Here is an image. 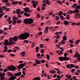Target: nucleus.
I'll return each mask as SVG.
<instances>
[{
  "mask_svg": "<svg viewBox=\"0 0 80 80\" xmlns=\"http://www.w3.org/2000/svg\"><path fill=\"white\" fill-rule=\"evenodd\" d=\"M21 56H22V57H25V51L22 52L21 53Z\"/></svg>",
  "mask_w": 80,
  "mask_h": 80,
  "instance_id": "a211bd4d",
  "label": "nucleus"
},
{
  "mask_svg": "<svg viewBox=\"0 0 80 80\" xmlns=\"http://www.w3.org/2000/svg\"><path fill=\"white\" fill-rule=\"evenodd\" d=\"M66 19L67 20H70V15L69 14H67V17H66Z\"/></svg>",
  "mask_w": 80,
  "mask_h": 80,
  "instance_id": "393cba45",
  "label": "nucleus"
},
{
  "mask_svg": "<svg viewBox=\"0 0 80 80\" xmlns=\"http://www.w3.org/2000/svg\"><path fill=\"white\" fill-rule=\"evenodd\" d=\"M18 39V37L17 36H14L13 38V40L14 42H17Z\"/></svg>",
  "mask_w": 80,
  "mask_h": 80,
  "instance_id": "0eeeda50",
  "label": "nucleus"
},
{
  "mask_svg": "<svg viewBox=\"0 0 80 80\" xmlns=\"http://www.w3.org/2000/svg\"><path fill=\"white\" fill-rule=\"evenodd\" d=\"M34 47H35V42H33L32 44L31 48H33Z\"/></svg>",
  "mask_w": 80,
  "mask_h": 80,
  "instance_id": "79ce46f5",
  "label": "nucleus"
},
{
  "mask_svg": "<svg viewBox=\"0 0 80 80\" xmlns=\"http://www.w3.org/2000/svg\"><path fill=\"white\" fill-rule=\"evenodd\" d=\"M63 23L64 25H68L69 24V22L65 20L64 21Z\"/></svg>",
  "mask_w": 80,
  "mask_h": 80,
  "instance_id": "f3484780",
  "label": "nucleus"
},
{
  "mask_svg": "<svg viewBox=\"0 0 80 80\" xmlns=\"http://www.w3.org/2000/svg\"><path fill=\"white\" fill-rule=\"evenodd\" d=\"M80 57V55L78 54V53L77 52L76 54L74 55V58H77V57Z\"/></svg>",
  "mask_w": 80,
  "mask_h": 80,
  "instance_id": "f8f14e48",
  "label": "nucleus"
},
{
  "mask_svg": "<svg viewBox=\"0 0 80 80\" xmlns=\"http://www.w3.org/2000/svg\"><path fill=\"white\" fill-rule=\"evenodd\" d=\"M8 73V76H13V74H11L10 72H7Z\"/></svg>",
  "mask_w": 80,
  "mask_h": 80,
  "instance_id": "ea45409f",
  "label": "nucleus"
},
{
  "mask_svg": "<svg viewBox=\"0 0 80 80\" xmlns=\"http://www.w3.org/2000/svg\"><path fill=\"white\" fill-rule=\"evenodd\" d=\"M4 48L6 50H8V47H7V45H5L4 46Z\"/></svg>",
  "mask_w": 80,
  "mask_h": 80,
  "instance_id": "603ef678",
  "label": "nucleus"
},
{
  "mask_svg": "<svg viewBox=\"0 0 80 80\" xmlns=\"http://www.w3.org/2000/svg\"><path fill=\"white\" fill-rule=\"evenodd\" d=\"M60 19V18L58 16H57L55 17V20H58Z\"/></svg>",
  "mask_w": 80,
  "mask_h": 80,
  "instance_id": "c756f323",
  "label": "nucleus"
},
{
  "mask_svg": "<svg viewBox=\"0 0 80 80\" xmlns=\"http://www.w3.org/2000/svg\"><path fill=\"white\" fill-rule=\"evenodd\" d=\"M62 72H60V70H59V71H58L57 72V73H58V74H60V73H61Z\"/></svg>",
  "mask_w": 80,
  "mask_h": 80,
  "instance_id": "bf43d9fd",
  "label": "nucleus"
},
{
  "mask_svg": "<svg viewBox=\"0 0 80 80\" xmlns=\"http://www.w3.org/2000/svg\"><path fill=\"white\" fill-rule=\"evenodd\" d=\"M65 41L64 40H61V43L62 45H64L65 43Z\"/></svg>",
  "mask_w": 80,
  "mask_h": 80,
  "instance_id": "f704fd0d",
  "label": "nucleus"
},
{
  "mask_svg": "<svg viewBox=\"0 0 80 80\" xmlns=\"http://www.w3.org/2000/svg\"><path fill=\"white\" fill-rule=\"evenodd\" d=\"M75 8L76 9H77L78 8H79V9H80V5H77L76 6Z\"/></svg>",
  "mask_w": 80,
  "mask_h": 80,
  "instance_id": "58836bf2",
  "label": "nucleus"
},
{
  "mask_svg": "<svg viewBox=\"0 0 80 80\" xmlns=\"http://www.w3.org/2000/svg\"><path fill=\"white\" fill-rule=\"evenodd\" d=\"M75 16V17H80V14L79 13H77Z\"/></svg>",
  "mask_w": 80,
  "mask_h": 80,
  "instance_id": "aec40b11",
  "label": "nucleus"
},
{
  "mask_svg": "<svg viewBox=\"0 0 80 80\" xmlns=\"http://www.w3.org/2000/svg\"><path fill=\"white\" fill-rule=\"evenodd\" d=\"M4 45L8 46V40H5L4 41Z\"/></svg>",
  "mask_w": 80,
  "mask_h": 80,
  "instance_id": "1a4fd4ad",
  "label": "nucleus"
},
{
  "mask_svg": "<svg viewBox=\"0 0 80 80\" xmlns=\"http://www.w3.org/2000/svg\"><path fill=\"white\" fill-rule=\"evenodd\" d=\"M12 45V41H9L8 42V46Z\"/></svg>",
  "mask_w": 80,
  "mask_h": 80,
  "instance_id": "4c0bfd02",
  "label": "nucleus"
},
{
  "mask_svg": "<svg viewBox=\"0 0 80 80\" xmlns=\"http://www.w3.org/2000/svg\"><path fill=\"white\" fill-rule=\"evenodd\" d=\"M24 23L27 24V23H28V19L26 18L24 20Z\"/></svg>",
  "mask_w": 80,
  "mask_h": 80,
  "instance_id": "dca6fc26",
  "label": "nucleus"
},
{
  "mask_svg": "<svg viewBox=\"0 0 80 80\" xmlns=\"http://www.w3.org/2000/svg\"><path fill=\"white\" fill-rule=\"evenodd\" d=\"M17 23V20H13L12 24L13 25H15Z\"/></svg>",
  "mask_w": 80,
  "mask_h": 80,
  "instance_id": "cd10ccee",
  "label": "nucleus"
},
{
  "mask_svg": "<svg viewBox=\"0 0 80 80\" xmlns=\"http://www.w3.org/2000/svg\"><path fill=\"white\" fill-rule=\"evenodd\" d=\"M3 12V9L1 7H0V13H2Z\"/></svg>",
  "mask_w": 80,
  "mask_h": 80,
  "instance_id": "09e8293b",
  "label": "nucleus"
},
{
  "mask_svg": "<svg viewBox=\"0 0 80 80\" xmlns=\"http://www.w3.org/2000/svg\"><path fill=\"white\" fill-rule=\"evenodd\" d=\"M24 66H23V64H20L18 66V68H19V69H21V68H23Z\"/></svg>",
  "mask_w": 80,
  "mask_h": 80,
  "instance_id": "423d86ee",
  "label": "nucleus"
},
{
  "mask_svg": "<svg viewBox=\"0 0 80 80\" xmlns=\"http://www.w3.org/2000/svg\"><path fill=\"white\" fill-rule=\"evenodd\" d=\"M80 43V40H78L76 41L75 43L76 45H78V43Z\"/></svg>",
  "mask_w": 80,
  "mask_h": 80,
  "instance_id": "2f4dec72",
  "label": "nucleus"
},
{
  "mask_svg": "<svg viewBox=\"0 0 80 80\" xmlns=\"http://www.w3.org/2000/svg\"><path fill=\"white\" fill-rule=\"evenodd\" d=\"M24 11L26 12H32V10H30V9L28 7L25 8H24Z\"/></svg>",
  "mask_w": 80,
  "mask_h": 80,
  "instance_id": "7ed1b4c3",
  "label": "nucleus"
},
{
  "mask_svg": "<svg viewBox=\"0 0 80 80\" xmlns=\"http://www.w3.org/2000/svg\"><path fill=\"white\" fill-rule=\"evenodd\" d=\"M33 80H40V78L39 77H35L33 78Z\"/></svg>",
  "mask_w": 80,
  "mask_h": 80,
  "instance_id": "6ab92c4d",
  "label": "nucleus"
},
{
  "mask_svg": "<svg viewBox=\"0 0 80 80\" xmlns=\"http://www.w3.org/2000/svg\"><path fill=\"white\" fill-rule=\"evenodd\" d=\"M16 12L17 14H20L21 13V10L20 9H16Z\"/></svg>",
  "mask_w": 80,
  "mask_h": 80,
  "instance_id": "ddd939ff",
  "label": "nucleus"
},
{
  "mask_svg": "<svg viewBox=\"0 0 80 80\" xmlns=\"http://www.w3.org/2000/svg\"><path fill=\"white\" fill-rule=\"evenodd\" d=\"M35 63H36V64H38V65H40V64H41V62L39 60H35Z\"/></svg>",
  "mask_w": 80,
  "mask_h": 80,
  "instance_id": "2eb2a0df",
  "label": "nucleus"
},
{
  "mask_svg": "<svg viewBox=\"0 0 80 80\" xmlns=\"http://www.w3.org/2000/svg\"><path fill=\"white\" fill-rule=\"evenodd\" d=\"M17 23H22V21H21L20 20H19L17 21Z\"/></svg>",
  "mask_w": 80,
  "mask_h": 80,
  "instance_id": "49530a36",
  "label": "nucleus"
},
{
  "mask_svg": "<svg viewBox=\"0 0 80 80\" xmlns=\"http://www.w3.org/2000/svg\"><path fill=\"white\" fill-rule=\"evenodd\" d=\"M16 78V76H12L9 78V80H14Z\"/></svg>",
  "mask_w": 80,
  "mask_h": 80,
  "instance_id": "9b49d317",
  "label": "nucleus"
},
{
  "mask_svg": "<svg viewBox=\"0 0 80 80\" xmlns=\"http://www.w3.org/2000/svg\"><path fill=\"white\" fill-rule=\"evenodd\" d=\"M13 20H17V18L15 16H13Z\"/></svg>",
  "mask_w": 80,
  "mask_h": 80,
  "instance_id": "e433bc0d",
  "label": "nucleus"
},
{
  "mask_svg": "<svg viewBox=\"0 0 80 80\" xmlns=\"http://www.w3.org/2000/svg\"><path fill=\"white\" fill-rule=\"evenodd\" d=\"M40 61L41 62V63H45V60L44 59H43L42 60H41Z\"/></svg>",
  "mask_w": 80,
  "mask_h": 80,
  "instance_id": "de8ad7c7",
  "label": "nucleus"
},
{
  "mask_svg": "<svg viewBox=\"0 0 80 80\" xmlns=\"http://www.w3.org/2000/svg\"><path fill=\"white\" fill-rule=\"evenodd\" d=\"M71 25H77V23H74V22H72L71 24Z\"/></svg>",
  "mask_w": 80,
  "mask_h": 80,
  "instance_id": "5fc2aeb1",
  "label": "nucleus"
},
{
  "mask_svg": "<svg viewBox=\"0 0 80 80\" xmlns=\"http://www.w3.org/2000/svg\"><path fill=\"white\" fill-rule=\"evenodd\" d=\"M33 20L32 18H29L28 19V24H31V23H33Z\"/></svg>",
  "mask_w": 80,
  "mask_h": 80,
  "instance_id": "39448f33",
  "label": "nucleus"
},
{
  "mask_svg": "<svg viewBox=\"0 0 80 80\" xmlns=\"http://www.w3.org/2000/svg\"><path fill=\"white\" fill-rule=\"evenodd\" d=\"M4 72H7L8 71V69H4L3 70Z\"/></svg>",
  "mask_w": 80,
  "mask_h": 80,
  "instance_id": "338daca9",
  "label": "nucleus"
},
{
  "mask_svg": "<svg viewBox=\"0 0 80 80\" xmlns=\"http://www.w3.org/2000/svg\"><path fill=\"white\" fill-rule=\"evenodd\" d=\"M59 59L60 61H62L63 60V57H60L59 58Z\"/></svg>",
  "mask_w": 80,
  "mask_h": 80,
  "instance_id": "7c9ffc66",
  "label": "nucleus"
},
{
  "mask_svg": "<svg viewBox=\"0 0 80 80\" xmlns=\"http://www.w3.org/2000/svg\"><path fill=\"white\" fill-rule=\"evenodd\" d=\"M24 15L25 16H27V17H29L30 15V14H27V12H25L24 13Z\"/></svg>",
  "mask_w": 80,
  "mask_h": 80,
  "instance_id": "473e14b6",
  "label": "nucleus"
},
{
  "mask_svg": "<svg viewBox=\"0 0 80 80\" xmlns=\"http://www.w3.org/2000/svg\"><path fill=\"white\" fill-rule=\"evenodd\" d=\"M18 14V18H22V16H21V15L20 14Z\"/></svg>",
  "mask_w": 80,
  "mask_h": 80,
  "instance_id": "052dcab7",
  "label": "nucleus"
},
{
  "mask_svg": "<svg viewBox=\"0 0 80 80\" xmlns=\"http://www.w3.org/2000/svg\"><path fill=\"white\" fill-rule=\"evenodd\" d=\"M47 4H46V3H43V4L42 5V7H46V5Z\"/></svg>",
  "mask_w": 80,
  "mask_h": 80,
  "instance_id": "0e129e2a",
  "label": "nucleus"
},
{
  "mask_svg": "<svg viewBox=\"0 0 80 80\" xmlns=\"http://www.w3.org/2000/svg\"><path fill=\"white\" fill-rule=\"evenodd\" d=\"M73 13V11H72V10H70V11L67 12L66 13H68V14H72Z\"/></svg>",
  "mask_w": 80,
  "mask_h": 80,
  "instance_id": "a878e982",
  "label": "nucleus"
},
{
  "mask_svg": "<svg viewBox=\"0 0 80 80\" xmlns=\"http://www.w3.org/2000/svg\"><path fill=\"white\" fill-rule=\"evenodd\" d=\"M8 53H10V52H12V50L10 49H8Z\"/></svg>",
  "mask_w": 80,
  "mask_h": 80,
  "instance_id": "e2e57ef3",
  "label": "nucleus"
},
{
  "mask_svg": "<svg viewBox=\"0 0 80 80\" xmlns=\"http://www.w3.org/2000/svg\"><path fill=\"white\" fill-rule=\"evenodd\" d=\"M3 2L4 3H8V0H2Z\"/></svg>",
  "mask_w": 80,
  "mask_h": 80,
  "instance_id": "a19ab883",
  "label": "nucleus"
},
{
  "mask_svg": "<svg viewBox=\"0 0 80 80\" xmlns=\"http://www.w3.org/2000/svg\"><path fill=\"white\" fill-rule=\"evenodd\" d=\"M71 58L69 57H67V56H65L63 58V61H67L68 60H70Z\"/></svg>",
  "mask_w": 80,
  "mask_h": 80,
  "instance_id": "20e7f679",
  "label": "nucleus"
},
{
  "mask_svg": "<svg viewBox=\"0 0 80 80\" xmlns=\"http://www.w3.org/2000/svg\"><path fill=\"white\" fill-rule=\"evenodd\" d=\"M60 18H61V20H64L65 18H64V17H63V16H60Z\"/></svg>",
  "mask_w": 80,
  "mask_h": 80,
  "instance_id": "bb28decb",
  "label": "nucleus"
},
{
  "mask_svg": "<svg viewBox=\"0 0 80 80\" xmlns=\"http://www.w3.org/2000/svg\"><path fill=\"white\" fill-rule=\"evenodd\" d=\"M23 42H26V43H28L29 41L27 40H24L23 41Z\"/></svg>",
  "mask_w": 80,
  "mask_h": 80,
  "instance_id": "a18cd8bd",
  "label": "nucleus"
},
{
  "mask_svg": "<svg viewBox=\"0 0 80 80\" xmlns=\"http://www.w3.org/2000/svg\"><path fill=\"white\" fill-rule=\"evenodd\" d=\"M57 2L58 3H59V4H60L61 5L62 4V2H61V1H60V0L57 1Z\"/></svg>",
  "mask_w": 80,
  "mask_h": 80,
  "instance_id": "c9c22d12",
  "label": "nucleus"
},
{
  "mask_svg": "<svg viewBox=\"0 0 80 80\" xmlns=\"http://www.w3.org/2000/svg\"><path fill=\"white\" fill-rule=\"evenodd\" d=\"M5 10H6V11H10V8H6Z\"/></svg>",
  "mask_w": 80,
  "mask_h": 80,
  "instance_id": "69168bd1",
  "label": "nucleus"
},
{
  "mask_svg": "<svg viewBox=\"0 0 80 80\" xmlns=\"http://www.w3.org/2000/svg\"><path fill=\"white\" fill-rule=\"evenodd\" d=\"M46 57L48 59V60H49L50 59V56H49V55H46Z\"/></svg>",
  "mask_w": 80,
  "mask_h": 80,
  "instance_id": "3c124183",
  "label": "nucleus"
},
{
  "mask_svg": "<svg viewBox=\"0 0 80 80\" xmlns=\"http://www.w3.org/2000/svg\"><path fill=\"white\" fill-rule=\"evenodd\" d=\"M32 5L33 7H34V8H36L37 7V5H36V4H32Z\"/></svg>",
  "mask_w": 80,
  "mask_h": 80,
  "instance_id": "13d9d810",
  "label": "nucleus"
},
{
  "mask_svg": "<svg viewBox=\"0 0 80 80\" xmlns=\"http://www.w3.org/2000/svg\"><path fill=\"white\" fill-rule=\"evenodd\" d=\"M22 74V72H19L18 73H17L15 74V76L16 77H19Z\"/></svg>",
  "mask_w": 80,
  "mask_h": 80,
  "instance_id": "6e6552de",
  "label": "nucleus"
},
{
  "mask_svg": "<svg viewBox=\"0 0 80 80\" xmlns=\"http://www.w3.org/2000/svg\"><path fill=\"white\" fill-rule=\"evenodd\" d=\"M62 39L63 40H64L65 41H66L67 40V37H66V36L64 35L63 36Z\"/></svg>",
  "mask_w": 80,
  "mask_h": 80,
  "instance_id": "b1692460",
  "label": "nucleus"
},
{
  "mask_svg": "<svg viewBox=\"0 0 80 80\" xmlns=\"http://www.w3.org/2000/svg\"><path fill=\"white\" fill-rule=\"evenodd\" d=\"M70 64H68V65H67L66 67H67V68H70Z\"/></svg>",
  "mask_w": 80,
  "mask_h": 80,
  "instance_id": "680f3d73",
  "label": "nucleus"
},
{
  "mask_svg": "<svg viewBox=\"0 0 80 80\" xmlns=\"http://www.w3.org/2000/svg\"><path fill=\"white\" fill-rule=\"evenodd\" d=\"M30 36V34L28 33H22L19 35L18 38L20 40H26Z\"/></svg>",
  "mask_w": 80,
  "mask_h": 80,
  "instance_id": "f257e3e1",
  "label": "nucleus"
},
{
  "mask_svg": "<svg viewBox=\"0 0 80 80\" xmlns=\"http://www.w3.org/2000/svg\"><path fill=\"white\" fill-rule=\"evenodd\" d=\"M18 3V1H13L12 2V5H17Z\"/></svg>",
  "mask_w": 80,
  "mask_h": 80,
  "instance_id": "4468645a",
  "label": "nucleus"
},
{
  "mask_svg": "<svg viewBox=\"0 0 80 80\" xmlns=\"http://www.w3.org/2000/svg\"><path fill=\"white\" fill-rule=\"evenodd\" d=\"M6 3L5 4V5L6 6H7V7H10V2L9 3Z\"/></svg>",
  "mask_w": 80,
  "mask_h": 80,
  "instance_id": "c85d7f7f",
  "label": "nucleus"
},
{
  "mask_svg": "<svg viewBox=\"0 0 80 80\" xmlns=\"http://www.w3.org/2000/svg\"><path fill=\"white\" fill-rule=\"evenodd\" d=\"M41 53H44V49H41Z\"/></svg>",
  "mask_w": 80,
  "mask_h": 80,
  "instance_id": "4d7b16f0",
  "label": "nucleus"
},
{
  "mask_svg": "<svg viewBox=\"0 0 80 80\" xmlns=\"http://www.w3.org/2000/svg\"><path fill=\"white\" fill-rule=\"evenodd\" d=\"M9 40L10 42H12V40H13V38H10Z\"/></svg>",
  "mask_w": 80,
  "mask_h": 80,
  "instance_id": "774afa93",
  "label": "nucleus"
},
{
  "mask_svg": "<svg viewBox=\"0 0 80 80\" xmlns=\"http://www.w3.org/2000/svg\"><path fill=\"white\" fill-rule=\"evenodd\" d=\"M7 68L9 70H11V71H15L16 70V68H15V66L13 65H11V67L8 66Z\"/></svg>",
  "mask_w": 80,
  "mask_h": 80,
  "instance_id": "f03ea898",
  "label": "nucleus"
},
{
  "mask_svg": "<svg viewBox=\"0 0 80 80\" xmlns=\"http://www.w3.org/2000/svg\"><path fill=\"white\" fill-rule=\"evenodd\" d=\"M69 42L71 44L73 43V41H72V40L70 39L69 40Z\"/></svg>",
  "mask_w": 80,
  "mask_h": 80,
  "instance_id": "37998d69",
  "label": "nucleus"
},
{
  "mask_svg": "<svg viewBox=\"0 0 80 80\" xmlns=\"http://www.w3.org/2000/svg\"><path fill=\"white\" fill-rule=\"evenodd\" d=\"M50 73L52 74H54V73H56V71L55 70H52V71H49Z\"/></svg>",
  "mask_w": 80,
  "mask_h": 80,
  "instance_id": "5701e85b",
  "label": "nucleus"
},
{
  "mask_svg": "<svg viewBox=\"0 0 80 80\" xmlns=\"http://www.w3.org/2000/svg\"><path fill=\"white\" fill-rule=\"evenodd\" d=\"M39 47L41 48H43L44 46H43V44L41 43L40 44Z\"/></svg>",
  "mask_w": 80,
  "mask_h": 80,
  "instance_id": "72a5a7b5",
  "label": "nucleus"
},
{
  "mask_svg": "<svg viewBox=\"0 0 80 80\" xmlns=\"http://www.w3.org/2000/svg\"><path fill=\"white\" fill-rule=\"evenodd\" d=\"M31 2L33 4L32 5H33V4H35L36 1H35L32 0V1H31Z\"/></svg>",
  "mask_w": 80,
  "mask_h": 80,
  "instance_id": "8fccbe9b",
  "label": "nucleus"
},
{
  "mask_svg": "<svg viewBox=\"0 0 80 80\" xmlns=\"http://www.w3.org/2000/svg\"><path fill=\"white\" fill-rule=\"evenodd\" d=\"M48 28H49L48 27H47L45 30L44 31V33H47L48 32Z\"/></svg>",
  "mask_w": 80,
  "mask_h": 80,
  "instance_id": "9d476101",
  "label": "nucleus"
},
{
  "mask_svg": "<svg viewBox=\"0 0 80 80\" xmlns=\"http://www.w3.org/2000/svg\"><path fill=\"white\" fill-rule=\"evenodd\" d=\"M5 77L2 76L1 77L0 80H5Z\"/></svg>",
  "mask_w": 80,
  "mask_h": 80,
  "instance_id": "c03bdc74",
  "label": "nucleus"
},
{
  "mask_svg": "<svg viewBox=\"0 0 80 80\" xmlns=\"http://www.w3.org/2000/svg\"><path fill=\"white\" fill-rule=\"evenodd\" d=\"M37 17L38 18H40V14L38 13L37 14Z\"/></svg>",
  "mask_w": 80,
  "mask_h": 80,
  "instance_id": "864d4df0",
  "label": "nucleus"
},
{
  "mask_svg": "<svg viewBox=\"0 0 80 80\" xmlns=\"http://www.w3.org/2000/svg\"><path fill=\"white\" fill-rule=\"evenodd\" d=\"M78 11H79V10L76 9V10H74V11H72V12L73 13H78Z\"/></svg>",
  "mask_w": 80,
  "mask_h": 80,
  "instance_id": "412c9836",
  "label": "nucleus"
},
{
  "mask_svg": "<svg viewBox=\"0 0 80 80\" xmlns=\"http://www.w3.org/2000/svg\"><path fill=\"white\" fill-rule=\"evenodd\" d=\"M39 49V47H38L37 46L35 48V50H36V53H38V52H39V51H38V50Z\"/></svg>",
  "mask_w": 80,
  "mask_h": 80,
  "instance_id": "4be33fe9",
  "label": "nucleus"
},
{
  "mask_svg": "<svg viewBox=\"0 0 80 80\" xmlns=\"http://www.w3.org/2000/svg\"><path fill=\"white\" fill-rule=\"evenodd\" d=\"M70 67H72V68H74V67H75V65L72 64H71L70 65Z\"/></svg>",
  "mask_w": 80,
  "mask_h": 80,
  "instance_id": "6e6d98bb",
  "label": "nucleus"
}]
</instances>
